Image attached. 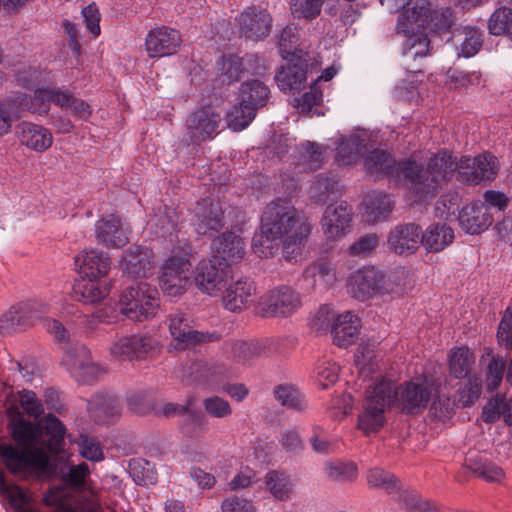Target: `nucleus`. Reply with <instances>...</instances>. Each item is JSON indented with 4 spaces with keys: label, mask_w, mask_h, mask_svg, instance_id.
Instances as JSON below:
<instances>
[{
    "label": "nucleus",
    "mask_w": 512,
    "mask_h": 512,
    "mask_svg": "<svg viewBox=\"0 0 512 512\" xmlns=\"http://www.w3.org/2000/svg\"><path fill=\"white\" fill-rule=\"evenodd\" d=\"M385 276L374 267H363L353 272L348 279L352 296L367 300L384 289Z\"/></svg>",
    "instance_id": "obj_19"
},
{
    "label": "nucleus",
    "mask_w": 512,
    "mask_h": 512,
    "mask_svg": "<svg viewBox=\"0 0 512 512\" xmlns=\"http://www.w3.org/2000/svg\"><path fill=\"white\" fill-rule=\"evenodd\" d=\"M159 292L146 282L125 288L119 298V312L132 321L142 322L154 317L159 309Z\"/></svg>",
    "instance_id": "obj_8"
},
{
    "label": "nucleus",
    "mask_w": 512,
    "mask_h": 512,
    "mask_svg": "<svg viewBox=\"0 0 512 512\" xmlns=\"http://www.w3.org/2000/svg\"><path fill=\"white\" fill-rule=\"evenodd\" d=\"M351 216V209L346 202H341L336 207L327 206L321 219L326 238L329 240L341 238L351 222Z\"/></svg>",
    "instance_id": "obj_26"
},
{
    "label": "nucleus",
    "mask_w": 512,
    "mask_h": 512,
    "mask_svg": "<svg viewBox=\"0 0 512 512\" xmlns=\"http://www.w3.org/2000/svg\"><path fill=\"white\" fill-rule=\"evenodd\" d=\"M169 331L171 336L178 342L187 346H194L202 343L216 342L220 340L218 332H202L193 329L190 319L186 314L177 312L169 316Z\"/></svg>",
    "instance_id": "obj_21"
},
{
    "label": "nucleus",
    "mask_w": 512,
    "mask_h": 512,
    "mask_svg": "<svg viewBox=\"0 0 512 512\" xmlns=\"http://www.w3.org/2000/svg\"><path fill=\"white\" fill-rule=\"evenodd\" d=\"M14 99L20 102L21 113L24 109H28L32 113L46 115L53 101V94L51 88H38L31 96L19 94Z\"/></svg>",
    "instance_id": "obj_37"
},
{
    "label": "nucleus",
    "mask_w": 512,
    "mask_h": 512,
    "mask_svg": "<svg viewBox=\"0 0 512 512\" xmlns=\"http://www.w3.org/2000/svg\"><path fill=\"white\" fill-rule=\"evenodd\" d=\"M19 140L26 147L35 151H45L52 145V134L43 126L23 122Z\"/></svg>",
    "instance_id": "obj_33"
},
{
    "label": "nucleus",
    "mask_w": 512,
    "mask_h": 512,
    "mask_svg": "<svg viewBox=\"0 0 512 512\" xmlns=\"http://www.w3.org/2000/svg\"><path fill=\"white\" fill-rule=\"evenodd\" d=\"M294 207L280 200L269 204L261 217L260 231L252 238L254 251L261 257L274 254V246L278 240H283V255L292 260L301 255L304 241L309 234V228L299 223Z\"/></svg>",
    "instance_id": "obj_2"
},
{
    "label": "nucleus",
    "mask_w": 512,
    "mask_h": 512,
    "mask_svg": "<svg viewBox=\"0 0 512 512\" xmlns=\"http://www.w3.org/2000/svg\"><path fill=\"white\" fill-rule=\"evenodd\" d=\"M9 429L12 439L21 448L29 450L44 443V439H41L38 420L32 422L19 414L10 421Z\"/></svg>",
    "instance_id": "obj_27"
},
{
    "label": "nucleus",
    "mask_w": 512,
    "mask_h": 512,
    "mask_svg": "<svg viewBox=\"0 0 512 512\" xmlns=\"http://www.w3.org/2000/svg\"><path fill=\"white\" fill-rule=\"evenodd\" d=\"M223 303L226 309L236 312L241 311L248 303L249 298L255 291L254 282L250 278H240L234 284L226 285L223 289Z\"/></svg>",
    "instance_id": "obj_30"
},
{
    "label": "nucleus",
    "mask_w": 512,
    "mask_h": 512,
    "mask_svg": "<svg viewBox=\"0 0 512 512\" xmlns=\"http://www.w3.org/2000/svg\"><path fill=\"white\" fill-rule=\"evenodd\" d=\"M469 467L475 475L489 482L500 481L504 476L502 468L486 459H479Z\"/></svg>",
    "instance_id": "obj_57"
},
{
    "label": "nucleus",
    "mask_w": 512,
    "mask_h": 512,
    "mask_svg": "<svg viewBox=\"0 0 512 512\" xmlns=\"http://www.w3.org/2000/svg\"><path fill=\"white\" fill-rule=\"evenodd\" d=\"M409 16L417 28L428 29L432 35H442L450 32L456 20L454 11L450 7L432 9L425 6H415L411 9Z\"/></svg>",
    "instance_id": "obj_12"
},
{
    "label": "nucleus",
    "mask_w": 512,
    "mask_h": 512,
    "mask_svg": "<svg viewBox=\"0 0 512 512\" xmlns=\"http://www.w3.org/2000/svg\"><path fill=\"white\" fill-rule=\"evenodd\" d=\"M61 478L64 483L72 488H81L89 474V467L85 462L78 465H67L61 468Z\"/></svg>",
    "instance_id": "obj_56"
},
{
    "label": "nucleus",
    "mask_w": 512,
    "mask_h": 512,
    "mask_svg": "<svg viewBox=\"0 0 512 512\" xmlns=\"http://www.w3.org/2000/svg\"><path fill=\"white\" fill-rule=\"evenodd\" d=\"M92 403L96 409L107 417L117 415L120 411V402L118 397L109 393H97L93 397Z\"/></svg>",
    "instance_id": "obj_58"
},
{
    "label": "nucleus",
    "mask_w": 512,
    "mask_h": 512,
    "mask_svg": "<svg viewBox=\"0 0 512 512\" xmlns=\"http://www.w3.org/2000/svg\"><path fill=\"white\" fill-rule=\"evenodd\" d=\"M4 493L10 508L15 512L26 510L25 507L29 506L31 502V497L18 485L7 487Z\"/></svg>",
    "instance_id": "obj_59"
},
{
    "label": "nucleus",
    "mask_w": 512,
    "mask_h": 512,
    "mask_svg": "<svg viewBox=\"0 0 512 512\" xmlns=\"http://www.w3.org/2000/svg\"><path fill=\"white\" fill-rule=\"evenodd\" d=\"M41 439L44 443L41 446L48 450L61 447L64 443L66 427L59 418L48 413L44 418L38 420Z\"/></svg>",
    "instance_id": "obj_32"
},
{
    "label": "nucleus",
    "mask_w": 512,
    "mask_h": 512,
    "mask_svg": "<svg viewBox=\"0 0 512 512\" xmlns=\"http://www.w3.org/2000/svg\"><path fill=\"white\" fill-rule=\"evenodd\" d=\"M207 414L214 418H224L232 414L229 402L219 396H212L203 400Z\"/></svg>",
    "instance_id": "obj_61"
},
{
    "label": "nucleus",
    "mask_w": 512,
    "mask_h": 512,
    "mask_svg": "<svg viewBox=\"0 0 512 512\" xmlns=\"http://www.w3.org/2000/svg\"><path fill=\"white\" fill-rule=\"evenodd\" d=\"M338 190L339 180L335 175H319L310 187V194L315 203L325 204Z\"/></svg>",
    "instance_id": "obj_46"
},
{
    "label": "nucleus",
    "mask_w": 512,
    "mask_h": 512,
    "mask_svg": "<svg viewBox=\"0 0 512 512\" xmlns=\"http://www.w3.org/2000/svg\"><path fill=\"white\" fill-rule=\"evenodd\" d=\"M301 305L299 294L288 286L271 290L262 298L259 315L264 318L288 317Z\"/></svg>",
    "instance_id": "obj_11"
},
{
    "label": "nucleus",
    "mask_w": 512,
    "mask_h": 512,
    "mask_svg": "<svg viewBox=\"0 0 512 512\" xmlns=\"http://www.w3.org/2000/svg\"><path fill=\"white\" fill-rule=\"evenodd\" d=\"M505 370V356L497 354L490 359L484 369V381L488 393H493L500 388L505 377Z\"/></svg>",
    "instance_id": "obj_43"
},
{
    "label": "nucleus",
    "mask_w": 512,
    "mask_h": 512,
    "mask_svg": "<svg viewBox=\"0 0 512 512\" xmlns=\"http://www.w3.org/2000/svg\"><path fill=\"white\" fill-rule=\"evenodd\" d=\"M454 232L446 224L433 223L423 231L422 246L428 252H440L452 243Z\"/></svg>",
    "instance_id": "obj_34"
},
{
    "label": "nucleus",
    "mask_w": 512,
    "mask_h": 512,
    "mask_svg": "<svg viewBox=\"0 0 512 512\" xmlns=\"http://www.w3.org/2000/svg\"><path fill=\"white\" fill-rule=\"evenodd\" d=\"M265 485L273 497L280 501H285L290 497L292 484L290 477L277 470H270L265 475Z\"/></svg>",
    "instance_id": "obj_45"
},
{
    "label": "nucleus",
    "mask_w": 512,
    "mask_h": 512,
    "mask_svg": "<svg viewBox=\"0 0 512 512\" xmlns=\"http://www.w3.org/2000/svg\"><path fill=\"white\" fill-rule=\"evenodd\" d=\"M283 449L288 453L298 455L304 451V443L296 429L286 430L279 440Z\"/></svg>",
    "instance_id": "obj_63"
},
{
    "label": "nucleus",
    "mask_w": 512,
    "mask_h": 512,
    "mask_svg": "<svg viewBox=\"0 0 512 512\" xmlns=\"http://www.w3.org/2000/svg\"><path fill=\"white\" fill-rule=\"evenodd\" d=\"M466 382L458 390V402L464 408L471 407L480 398L483 381L475 373L465 377Z\"/></svg>",
    "instance_id": "obj_49"
},
{
    "label": "nucleus",
    "mask_w": 512,
    "mask_h": 512,
    "mask_svg": "<svg viewBox=\"0 0 512 512\" xmlns=\"http://www.w3.org/2000/svg\"><path fill=\"white\" fill-rule=\"evenodd\" d=\"M241 37L251 41H262L269 36L272 28V16L259 6L245 9L238 18Z\"/></svg>",
    "instance_id": "obj_13"
},
{
    "label": "nucleus",
    "mask_w": 512,
    "mask_h": 512,
    "mask_svg": "<svg viewBox=\"0 0 512 512\" xmlns=\"http://www.w3.org/2000/svg\"><path fill=\"white\" fill-rule=\"evenodd\" d=\"M459 225L468 234H480L493 223V216L481 202L463 206L457 215Z\"/></svg>",
    "instance_id": "obj_23"
},
{
    "label": "nucleus",
    "mask_w": 512,
    "mask_h": 512,
    "mask_svg": "<svg viewBox=\"0 0 512 512\" xmlns=\"http://www.w3.org/2000/svg\"><path fill=\"white\" fill-rule=\"evenodd\" d=\"M30 324L23 310L10 309L0 317V335H10L25 329Z\"/></svg>",
    "instance_id": "obj_51"
},
{
    "label": "nucleus",
    "mask_w": 512,
    "mask_h": 512,
    "mask_svg": "<svg viewBox=\"0 0 512 512\" xmlns=\"http://www.w3.org/2000/svg\"><path fill=\"white\" fill-rule=\"evenodd\" d=\"M77 445L83 458L92 462L104 459L102 444L96 437L81 434Z\"/></svg>",
    "instance_id": "obj_55"
},
{
    "label": "nucleus",
    "mask_w": 512,
    "mask_h": 512,
    "mask_svg": "<svg viewBox=\"0 0 512 512\" xmlns=\"http://www.w3.org/2000/svg\"><path fill=\"white\" fill-rule=\"evenodd\" d=\"M122 258L125 264V273L130 278H145L151 273L154 266L153 253L147 247L130 248Z\"/></svg>",
    "instance_id": "obj_28"
},
{
    "label": "nucleus",
    "mask_w": 512,
    "mask_h": 512,
    "mask_svg": "<svg viewBox=\"0 0 512 512\" xmlns=\"http://www.w3.org/2000/svg\"><path fill=\"white\" fill-rule=\"evenodd\" d=\"M497 344L506 351H512V303L501 314L496 331Z\"/></svg>",
    "instance_id": "obj_54"
},
{
    "label": "nucleus",
    "mask_w": 512,
    "mask_h": 512,
    "mask_svg": "<svg viewBox=\"0 0 512 512\" xmlns=\"http://www.w3.org/2000/svg\"><path fill=\"white\" fill-rule=\"evenodd\" d=\"M397 399V388L389 380H377L366 390L363 409L358 415L357 428L365 436L378 433L386 424L385 412Z\"/></svg>",
    "instance_id": "obj_5"
},
{
    "label": "nucleus",
    "mask_w": 512,
    "mask_h": 512,
    "mask_svg": "<svg viewBox=\"0 0 512 512\" xmlns=\"http://www.w3.org/2000/svg\"><path fill=\"white\" fill-rule=\"evenodd\" d=\"M366 212L374 221L386 219L392 212L394 201L387 193H373L366 197Z\"/></svg>",
    "instance_id": "obj_44"
},
{
    "label": "nucleus",
    "mask_w": 512,
    "mask_h": 512,
    "mask_svg": "<svg viewBox=\"0 0 512 512\" xmlns=\"http://www.w3.org/2000/svg\"><path fill=\"white\" fill-rule=\"evenodd\" d=\"M79 279H76L71 297L84 304H97L105 300L112 288L108 277L111 259L107 252L92 249L75 258Z\"/></svg>",
    "instance_id": "obj_4"
},
{
    "label": "nucleus",
    "mask_w": 512,
    "mask_h": 512,
    "mask_svg": "<svg viewBox=\"0 0 512 512\" xmlns=\"http://www.w3.org/2000/svg\"><path fill=\"white\" fill-rule=\"evenodd\" d=\"M182 44V37L178 30L160 26L148 31L145 38V47L150 58H161L177 53Z\"/></svg>",
    "instance_id": "obj_15"
},
{
    "label": "nucleus",
    "mask_w": 512,
    "mask_h": 512,
    "mask_svg": "<svg viewBox=\"0 0 512 512\" xmlns=\"http://www.w3.org/2000/svg\"><path fill=\"white\" fill-rule=\"evenodd\" d=\"M487 29L490 35L505 36L512 41V9L506 6L497 8L488 19Z\"/></svg>",
    "instance_id": "obj_42"
},
{
    "label": "nucleus",
    "mask_w": 512,
    "mask_h": 512,
    "mask_svg": "<svg viewBox=\"0 0 512 512\" xmlns=\"http://www.w3.org/2000/svg\"><path fill=\"white\" fill-rule=\"evenodd\" d=\"M455 401L448 396H438L431 404L430 411L435 418H450L455 414Z\"/></svg>",
    "instance_id": "obj_62"
},
{
    "label": "nucleus",
    "mask_w": 512,
    "mask_h": 512,
    "mask_svg": "<svg viewBox=\"0 0 512 512\" xmlns=\"http://www.w3.org/2000/svg\"><path fill=\"white\" fill-rule=\"evenodd\" d=\"M432 396V390L424 383L414 381L405 382L401 392L397 391V407L408 416L421 414L428 406Z\"/></svg>",
    "instance_id": "obj_17"
},
{
    "label": "nucleus",
    "mask_w": 512,
    "mask_h": 512,
    "mask_svg": "<svg viewBox=\"0 0 512 512\" xmlns=\"http://www.w3.org/2000/svg\"><path fill=\"white\" fill-rule=\"evenodd\" d=\"M299 160L310 171H315L319 169L323 164V151L321 147L315 142L306 141L300 146Z\"/></svg>",
    "instance_id": "obj_53"
},
{
    "label": "nucleus",
    "mask_w": 512,
    "mask_h": 512,
    "mask_svg": "<svg viewBox=\"0 0 512 512\" xmlns=\"http://www.w3.org/2000/svg\"><path fill=\"white\" fill-rule=\"evenodd\" d=\"M222 115L217 107L207 104L197 107L186 119L187 135L194 143L212 140L220 132Z\"/></svg>",
    "instance_id": "obj_9"
},
{
    "label": "nucleus",
    "mask_w": 512,
    "mask_h": 512,
    "mask_svg": "<svg viewBox=\"0 0 512 512\" xmlns=\"http://www.w3.org/2000/svg\"><path fill=\"white\" fill-rule=\"evenodd\" d=\"M415 23L410 19L409 12H401L398 16L397 28L408 36L404 46V54L413 58L425 57L429 53L430 40L427 33H415Z\"/></svg>",
    "instance_id": "obj_24"
},
{
    "label": "nucleus",
    "mask_w": 512,
    "mask_h": 512,
    "mask_svg": "<svg viewBox=\"0 0 512 512\" xmlns=\"http://www.w3.org/2000/svg\"><path fill=\"white\" fill-rule=\"evenodd\" d=\"M361 326L360 318L348 311L338 315L331 325L333 342L339 347H348L356 342Z\"/></svg>",
    "instance_id": "obj_29"
},
{
    "label": "nucleus",
    "mask_w": 512,
    "mask_h": 512,
    "mask_svg": "<svg viewBox=\"0 0 512 512\" xmlns=\"http://www.w3.org/2000/svg\"><path fill=\"white\" fill-rule=\"evenodd\" d=\"M474 362V353L467 346L456 348L449 357L450 376L461 380L471 375L470 371Z\"/></svg>",
    "instance_id": "obj_39"
},
{
    "label": "nucleus",
    "mask_w": 512,
    "mask_h": 512,
    "mask_svg": "<svg viewBox=\"0 0 512 512\" xmlns=\"http://www.w3.org/2000/svg\"><path fill=\"white\" fill-rule=\"evenodd\" d=\"M273 394L281 406L303 412L307 408V401L300 390L292 384H279L274 387Z\"/></svg>",
    "instance_id": "obj_38"
},
{
    "label": "nucleus",
    "mask_w": 512,
    "mask_h": 512,
    "mask_svg": "<svg viewBox=\"0 0 512 512\" xmlns=\"http://www.w3.org/2000/svg\"><path fill=\"white\" fill-rule=\"evenodd\" d=\"M0 458L13 474L23 472L30 465L28 449L20 450L12 444L0 443Z\"/></svg>",
    "instance_id": "obj_40"
},
{
    "label": "nucleus",
    "mask_w": 512,
    "mask_h": 512,
    "mask_svg": "<svg viewBox=\"0 0 512 512\" xmlns=\"http://www.w3.org/2000/svg\"><path fill=\"white\" fill-rule=\"evenodd\" d=\"M364 166L374 179H388L396 185L406 184L410 199L415 204H423L419 199L418 191L424 185L425 164L414 157H405L396 160L388 151L376 148L370 151L365 159Z\"/></svg>",
    "instance_id": "obj_3"
},
{
    "label": "nucleus",
    "mask_w": 512,
    "mask_h": 512,
    "mask_svg": "<svg viewBox=\"0 0 512 512\" xmlns=\"http://www.w3.org/2000/svg\"><path fill=\"white\" fill-rule=\"evenodd\" d=\"M127 472L139 486H148L157 481V472L154 464L143 459L133 458L128 461Z\"/></svg>",
    "instance_id": "obj_41"
},
{
    "label": "nucleus",
    "mask_w": 512,
    "mask_h": 512,
    "mask_svg": "<svg viewBox=\"0 0 512 512\" xmlns=\"http://www.w3.org/2000/svg\"><path fill=\"white\" fill-rule=\"evenodd\" d=\"M368 485L372 488L385 490L387 493H396L401 489L399 479L389 471L375 467L368 472Z\"/></svg>",
    "instance_id": "obj_48"
},
{
    "label": "nucleus",
    "mask_w": 512,
    "mask_h": 512,
    "mask_svg": "<svg viewBox=\"0 0 512 512\" xmlns=\"http://www.w3.org/2000/svg\"><path fill=\"white\" fill-rule=\"evenodd\" d=\"M294 44L295 41L291 40L288 27L283 29L278 47L281 57L287 60V64L276 72L275 81L284 93L300 92L306 85L310 55L302 49L293 47Z\"/></svg>",
    "instance_id": "obj_6"
},
{
    "label": "nucleus",
    "mask_w": 512,
    "mask_h": 512,
    "mask_svg": "<svg viewBox=\"0 0 512 512\" xmlns=\"http://www.w3.org/2000/svg\"><path fill=\"white\" fill-rule=\"evenodd\" d=\"M218 79L222 84L231 85L239 82L244 76V64L237 54L229 53L221 55L216 61Z\"/></svg>",
    "instance_id": "obj_35"
},
{
    "label": "nucleus",
    "mask_w": 512,
    "mask_h": 512,
    "mask_svg": "<svg viewBox=\"0 0 512 512\" xmlns=\"http://www.w3.org/2000/svg\"><path fill=\"white\" fill-rule=\"evenodd\" d=\"M230 278L231 268L212 263L211 258L208 261L199 262L194 275V281L198 289L208 295L223 292Z\"/></svg>",
    "instance_id": "obj_14"
},
{
    "label": "nucleus",
    "mask_w": 512,
    "mask_h": 512,
    "mask_svg": "<svg viewBox=\"0 0 512 512\" xmlns=\"http://www.w3.org/2000/svg\"><path fill=\"white\" fill-rule=\"evenodd\" d=\"M21 118L20 102L14 97L0 100V137L10 133L12 125Z\"/></svg>",
    "instance_id": "obj_47"
},
{
    "label": "nucleus",
    "mask_w": 512,
    "mask_h": 512,
    "mask_svg": "<svg viewBox=\"0 0 512 512\" xmlns=\"http://www.w3.org/2000/svg\"><path fill=\"white\" fill-rule=\"evenodd\" d=\"M156 341L149 335L122 336L111 346V354L120 359H142L154 350Z\"/></svg>",
    "instance_id": "obj_22"
},
{
    "label": "nucleus",
    "mask_w": 512,
    "mask_h": 512,
    "mask_svg": "<svg viewBox=\"0 0 512 512\" xmlns=\"http://www.w3.org/2000/svg\"><path fill=\"white\" fill-rule=\"evenodd\" d=\"M423 230L416 223H403L396 225L387 237L389 250L397 255L409 256L414 254L422 245Z\"/></svg>",
    "instance_id": "obj_16"
},
{
    "label": "nucleus",
    "mask_w": 512,
    "mask_h": 512,
    "mask_svg": "<svg viewBox=\"0 0 512 512\" xmlns=\"http://www.w3.org/2000/svg\"><path fill=\"white\" fill-rule=\"evenodd\" d=\"M365 149L366 144L361 136H341L337 142L336 162L340 166L352 165L361 158Z\"/></svg>",
    "instance_id": "obj_31"
},
{
    "label": "nucleus",
    "mask_w": 512,
    "mask_h": 512,
    "mask_svg": "<svg viewBox=\"0 0 512 512\" xmlns=\"http://www.w3.org/2000/svg\"><path fill=\"white\" fill-rule=\"evenodd\" d=\"M191 264L186 257L171 256L162 267L159 287L163 294L170 297L180 296L190 284Z\"/></svg>",
    "instance_id": "obj_10"
},
{
    "label": "nucleus",
    "mask_w": 512,
    "mask_h": 512,
    "mask_svg": "<svg viewBox=\"0 0 512 512\" xmlns=\"http://www.w3.org/2000/svg\"><path fill=\"white\" fill-rule=\"evenodd\" d=\"M446 79L453 89H467L469 86L480 83L481 73L479 71L465 72L458 68L450 67L446 71Z\"/></svg>",
    "instance_id": "obj_52"
},
{
    "label": "nucleus",
    "mask_w": 512,
    "mask_h": 512,
    "mask_svg": "<svg viewBox=\"0 0 512 512\" xmlns=\"http://www.w3.org/2000/svg\"><path fill=\"white\" fill-rule=\"evenodd\" d=\"M269 95L270 89L262 81H244L239 88L238 103L227 114L229 128L241 131L248 127L256 117L257 111L268 103Z\"/></svg>",
    "instance_id": "obj_7"
},
{
    "label": "nucleus",
    "mask_w": 512,
    "mask_h": 512,
    "mask_svg": "<svg viewBox=\"0 0 512 512\" xmlns=\"http://www.w3.org/2000/svg\"><path fill=\"white\" fill-rule=\"evenodd\" d=\"M327 475L334 481H351L357 476V466L352 463H330L327 466Z\"/></svg>",
    "instance_id": "obj_60"
},
{
    "label": "nucleus",
    "mask_w": 512,
    "mask_h": 512,
    "mask_svg": "<svg viewBox=\"0 0 512 512\" xmlns=\"http://www.w3.org/2000/svg\"><path fill=\"white\" fill-rule=\"evenodd\" d=\"M266 352L267 346L258 340L241 341L233 346L234 357L243 364H251L254 359Z\"/></svg>",
    "instance_id": "obj_50"
},
{
    "label": "nucleus",
    "mask_w": 512,
    "mask_h": 512,
    "mask_svg": "<svg viewBox=\"0 0 512 512\" xmlns=\"http://www.w3.org/2000/svg\"><path fill=\"white\" fill-rule=\"evenodd\" d=\"M211 262L230 267L240 261L245 254L243 239L232 231H225L217 236L211 244Z\"/></svg>",
    "instance_id": "obj_18"
},
{
    "label": "nucleus",
    "mask_w": 512,
    "mask_h": 512,
    "mask_svg": "<svg viewBox=\"0 0 512 512\" xmlns=\"http://www.w3.org/2000/svg\"><path fill=\"white\" fill-rule=\"evenodd\" d=\"M20 404L25 413L31 417L38 418L44 412L42 403L33 391L24 390L20 395Z\"/></svg>",
    "instance_id": "obj_64"
},
{
    "label": "nucleus",
    "mask_w": 512,
    "mask_h": 512,
    "mask_svg": "<svg viewBox=\"0 0 512 512\" xmlns=\"http://www.w3.org/2000/svg\"><path fill=\"white\" fill-rule=\"evenodd\" d=\"M499 162L490 152L481 153L475 157L462 156L459 161L447 149H441L432 154L425 164L424 185L418 191L423 204H429L439 190L452 177L466 185H477L483 180H494L498 174Z\"/></svg>",
    "instance_id": "obj_1"
},
{
    "label": "nucleus",
    "mask_w": 512,
    "mask_h": 512,
    "mask_svg": "<svg viewBox=\"0 0 512 512\" xmlns=\"http://www.w3.org/2000/svg\"><path fill=\"white\" fill-rule=\"evenodd\" d=\"M224 211L218 202L204 198L197 202L194 226L197 234L213 236L224 228Z\"/></svg>",
    "instance_id": "obj_20"
},
{
    "label": "nucleus",
    "mask_w": 512,
    "mask_h": 512,
    "mask_svg": "<svg viewBox=\"0 0 512 512\" xmlns=\"http://www.w3.org/2000/svg\"><path fill=\"white\" fill-rule=\"evenodd\" d=\"M456 32L463 36L461 43L457 46L458 57L470 58L481 50L484 32L480 28L471 25L461 26L453 32V37L456 36Z\"/></svg>",
    "instance_id": "obj_36"
},
{
    "label": "nucleus",
    "mask_w": 512,
    "mask_h": 512,
    "mask_svg": "<svg viewBox=\"0 0 512 512\" xmlns=\"http://www.w3.org/2000/svg\"><path fill=\"white\" fill-rule=\"evenodd\" d=\"M95 235L99 243L108 248H121L128 243V232L121 218L114 214L102 217L95 224Z\"/></svg>",
    "instance_id": "obj_25"
}]
</instances>
